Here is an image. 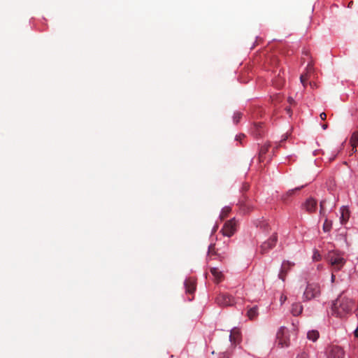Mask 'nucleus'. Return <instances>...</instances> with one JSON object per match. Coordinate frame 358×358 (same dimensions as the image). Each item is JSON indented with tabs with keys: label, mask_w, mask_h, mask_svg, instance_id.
<instances>
[{
	"label": "nucleus",
	"mask_w": 358,
	"mask_h": 358,
	"mask_svg": "<svg viewBox=\"0 0 358 358\" xmlns=\"http://www.w3.org/2000/svg\"><path fill=\"white\" fill-rule=\"evenodd\" d=\"M353 306L354 301L352 299L340 296L332 304V315L338 317H343L351 313Z\"/></svg>",
	"instance_id": "1"
},
{
	"label": "nucleus",
	"mask_w": 358,
	"mask_h": 358,
	"mask_svg": "<svg viewBox=\"0 0 358 358\" xmlns=\"http://www.w3.org/2000/svg\"><path fill=\"white\" fill-rule=\"evenodd\" d=\"M303 310V306L300 303H295L292 304L291 312L293 315H299Z\"/></svg>",
	"instance_id": "16"
},
{
	"label": "nucleus",
	"mask_w": 358,
	"mask_h": 358,
	"mask_svg": "<svg viewBox=\"0 0 358 358\" xmlns=\"http://www.w3.org/2000/svg\"><path fill=\"white\" fill-rule=\"evenodd\" d=\"M317 257H320V255H316V254H315L313 258L316 260H318Z\"/></svg>",
	"instance_id": "36"
},
{
	"label": "nucleus",
	"mask_w": 358,
	"mask_h": 358,
	"mask_svg": "<svg viewBox=\"0 0 358 358\" xmlns=\"http://www.w3.org/2000/svg\"><path fill=\"white\" fill-rule=\"evenodd\" d=\"M259 227H260L261 228H264V229H266V230H267V229H268V224H267L266 222H261V224H260V226H259Z\"/></svg>",
	"instance_id": "31"
},
{
	"label": "nucleus",
	"mask_w": 358,
	"mask_h": 358,
	"mask_svg": "<svg viewBox=\"0 0 358 358\" xmlns=\"http://www.w3.org/2000/svg\"><path fill=\"white\" fill-rule=\"evenodd\" d=\"M294 266V263L289 261H284L282 263L281 268L278 274V277L282 281H285L287 273Z\"/></svg>",
	"instance_id": "9"
},
{
	"label": "nucleus",
	"mask_w": 358,
	"mask_h": 358,
	"mask_svg": "<svg viewBox=\"0 0 358 358\" xmlns=\"http://www.w3.org/2000/svg\"><path fill=\"white\" fill-rule=\"evenodd\" d=\"M335 279V275L334 274L331 275V281L334 282Z\"/></svg>",
	"instance_id": "38"
},
{
	"label": "nucleus",
	"mask_w": 358,
	"mask_h": 358,
	"mask_svg": "<svg viewBox=\"0 0 358 358\" xmlns=\"http://www.w3.org/2000/svg\"><path fill=\"white\" fill-rule=\"evenodd\" d=\"M185 291L188 294H193L196 289V282L194 279L188 278L185 281Z\"/></svg>",
	"instance_id": "10"
},
{
	"label": "nucleus",
	"mask_w": 358,
	"mask_h": 358,
	"mask_svg": "<svg viewBox=\"0 0 358 358\" xmlns=\"http://www.w3.org/2000/svg\"><path fill=\"white\" fill-rule=\"evenodd\" d=\"M247 316L250 320H255L258 316L257 306L249 308L247 311Z\"/></svg>",
	"instance_id": "18"
},
{
	"label": "nucleus",
	"mask_w": 358,
	"mask_h": 358,
	"mask_svg": "<svg viewBox=\"0 0 358 358\" xmlns=\"http://www.w3.org/2000/svg\"><path fill=\"white\" fill-rule=\"evenodd\" d=\"M302 187H303V185H302V186H301V187H296V188H295V189H293L289 190V191L287 192V196L292 195V194L294 193V192H295V191H296V190H299V189H301Z\"/></svg>",
	"instance_id": "29"
},
{
	"label": "nucleus",
	"mask_w": 358,
	"mask_h": 358,
	"mask_svg": "<svg viewBox=\"0 0 358 358\" xmlns=\"http://www.w3.org/2000/svg\"><path fill=\"white\" fill-rule=\"evenodd\" d=\"M320 117L322 120H324L327 118V114L323 112L320 114Z\"/></svg>",
	"instance_id": "33"
},
{
	"label": "nucleus",
	"mask_w": 358,
	"mask_h": 358,
	"mask_svg": "<svg viewBox=\"0 0 358 358\" xmlns=\"http://www.w3.org/2000/svg\"><path fill=\"white\" fill-rule=\"evenodd\" d=\"M278 241L277 234H273L266 241L264 242L260 246V252L262 254L266 253L269 250L274 248Z\"/></svg>",
	"instance_id": "6"
},
{
	"label": "nucleus",
	"mask_w": 358,
	"mask_h": 358,
	"mask_svg": "<svg viewBox=\"0 0 358 358\" xmlns=\"http://www.w3.org/2000/svg\"><path fill=\"white\" fill-rule=\"evenodd\" d=\"M263 123L259 122L254 124L253 128H252V133L253 134L258 137L261 136L264 132L263 131Z\"/></svg>",
	"instance_id": "14"
},
{
	"label": "nucleus",
	"mask_w": 358,
	"mask_h": 358,
	"mask_svg": "<svg viewBox=\"0 0 358 358\" xmlns=\"http://www.w3.org/2000/svg\"><path fill=\"white\" fill-rule=\"evenodd\" d=\"M217 228V226H215L214 231H215Z\"/></svg>",
	"instance_id": "41"
},
{
	"label": "nucleus",
	"mask_w": 358,
	"mask_h": 358,
	"mask_svg": "<svg viewBox=\"0 0 358 358\" xmlns=\"http://www.w3.org/2000/svg\"><path fill=\"white\" fill-rule=\"evenodd\" d=\"M312 70V66L308 64L307 67V72L305 73H303L300 76V80L302 85L305 87L306 85L307 80L310 78V72Z\"/></svg>",
	"instance_id": "17"
},
{
	"label": "nucleus",
	"mask_w": 358,
	"mask_h": 358,
	"mask_svg": "<svg viewBox=\"0 0 358 358\" xmlns=\"http://www.w3.org/2000/svg\"><path fill=\"white\" fill-rule=\"evenodd\" d=\"M351 145L352 147V153L351 154L355 153L357 152V148H357V145H352V144H351Z\"/></svg>",
	"instance_id": "34"
},
{
	"label": "nucleus",
	"mask_w": 358,
	"mask_h": 358,
	"mask_svg": "<svg viewBox=\"0 0 358 358\" xmlns=\"http://www.w3.org/2000/svg\"><path fill=\"white\" fill-rule=\"evenodd\" d=\"M231 210V209L229 206H225L224 208H223L220 213V219L221 220L225 219L228 216V215L229 214Z\"/></svg>",
	"instance_id": "21"
},
{
	"label": "nucleus",
	"mask_w": 358,
	"mask_h": 358,
	"mask_svg": "<svg viewBox=\"0 0 358 358\" xmlns=\"http://www.w3.org/2000/svg\"><path fill=\"white\" fill-rule=\"evenodd\" d=\"M296 358H308V355L305 352H302L297 355Z\"/></svg>",
	"instance_id": "32"
},
{
	"label": "nucleus",
	"mask_w": 358,
	"mask_h": 358,
	"mask_svg": "<svg viewBox=\"0 0 358 358\" xmlns=\"http://www.w3.org/2000/svg\"><path fill=\"white\" fill-rule=\"evenodd\" d=\"M269 146V144H265L264 145L261 147L259 152V160L260 162L264 161L263 157L268 152Z\"/></svg>",
	"instance_id": "19"
},
{
	"label": "nucleus",
	"mask_w": 358,
	"mask_h": 358,
	"mask_svg": "<svg viewBox=\"0 0 358 358\" xmlns=\"http://www.w3.org/2000/svg\"><path fill=\"white\" fill-rule=\"evenodd\" d=\"M316 207L317 201L312 198L307 199V201L305 203V208L306 210L308 211L309 213L314 212L316 209Z\"/></svg>",
	"instance_id": "12"
},
{
	"label": "nucleus",
	"mask_w": 358,
	"mask_h": 358,
	"mask_svg": "<svg viewBox=\"0 0 358 358\" xmlns=\"http://www.w3.org/2000/svg\"><path fill=\"white\" fill-rule=\"evenodd\" d=\"M332 227V222L331 221L329 220L327 218H325L324 222L323 224V231L324 232H329L331 231Z\"/></svg>",
	"instance_id": "22"
},
{
	"label": "nucleus",
	"mask_w": 358,
	"mask_h": 358,
	"mask_svg": "<svg viewBox=\"0 0 358 358\" xmlns=\"http://www.w3.org/2000/svg\"><path fill=\"white\" fill-rule=\"evenodd\" d=\"M222 358H229L231 357V353L228 351L224 352L221 354Z\"/></svg>",
	"instance_id": "30"
},
{
	"label": "nucleus",
	"mask_w": 358,
	"mask_h": 358,
	"mask_svg": "<svg viewBox=\"0 0 358 358\" xmlns=\"http://www.w3.org/2000/svg\"><path fill=\"white\" fill-rule=\"evenodd\" d=\"M283 84H284V80L281 78H279L276 80L274 81V85L278 88L282 87Z\"/></svg>",
	"instance_id": "28"
},
{
	"label": "nucleus",
	"mask_w": 358,
	"mask_h": 358,
	"mask_svg": "<svg viewBox=\"0 0 358 358\" xmlns=\"http://www.w3.org/2000/svg\"><path fill=\"white\" fill-rule=\"evenodd\" d=\"M350 143L358 146V131H355L352 134L350 138Z\"/></svg>",
	"instance_id": "25"
},
{
	"label": "nucleus",
	"mask_w": 358,
	"mask_h": 358,
	"mask_svg": "<svg viewBox=\"0 0 358 358\" xmlns=\"http://www.w3.org/2000/svg\"><path fill=\"white\" fill-rule=\"evenodd\" d=\"M326 203H327V200L324 199L322 200L321 202H320V215H322V216L324 215V213L326 211Z\"/></svg>",
	"instance_id": "26"
},
{
	"label": "nucleus",
	"mask_w": 358,
	"mask_h": 358,
	"mask_svg": "<svg viewBox=\"0 0 358 358\" xmlns=\"http://www.w3.org/2000/svg\"><path fill=\"white\" fill-rule=\"evenodd\" d=\"M230 341L234 344L238 343L241 340V333L238 329H234L229 336Z\"/></svg>",
	"instance_id": "11"
},
{
	"label": "nucleus",
	"mask_w": 358,
	"mask_h": 358,
	"mask_svg": "<svg viewBox=\"0 0 358 358\" xmlns=\"http://www.w3.org/2000/svg\"><path fill=\"white\" fill-rule=\"evenodd\" d=\"M217 251H216V249H215V244H210L208 247V255L209 257H212L213 255H217Z\"/></svg>",
	"instance_id": "23"
},
{
	"label": "nucleus",
	"mask_w": 358,
	"mask_h": 358,
	"mask_svg": "<svg viewBox=\"0 0 358 358\" xmlns=\"http://www.w3.org/2000/svg\"><path fill=\"white\" fill-rule=\"evenodd\" d=\"M276 341L278 345L281 348L288 347L289 345V338L288 330L285 327H281L277 332Z\"/></svg>",
	"instance_id": "4"
},
{
	"label": "nucleus",
	"mask_w": 358,
	"mask_h": 358,
	"mask_svg": "<svg viewBox=\"0 0 358 358\" xmlns=\"http://www.w3.org/2000/svg\"><path fill=\"white\" fill-rule=\"evenodd\" d=\"M327 127H328L327 124H324L322 125V127L323 129H326L327 128Z\"/></svg>",
	"instance_id": "35"
},
{
	"label": "nucleus",
	"mask_w": 358,
	"mask_h": 358,
	"mask_svg": "<svg viewBox=\"0 0 358 358\" xmlns=\"http://www.w3.org/2000/svg\"><path fill=\"white\" fill-rule=\"evenodd\" d=\"M317 257H320V255H316V254H315L313 258L316 260H318Z\"/></svg>",
	"instance_id": "37"
},
{
	"label": "nucleus",
	"mask_w": 358,
	"mask_h": 358,
	"mask_svg": "<svg viewBox=\"0 0 358 358\" xmlns=\"http://www.w3.org/2000/svg\"><path fill=\"white\" fill-rule=\"evenodd\" d=\"M216 302L221 306H231L236 303L234 296L229 294H220L216 298Z\"/></svg>",
	"instance_id": "5"
},
{
	"label": "nucleus",
	"mask_w": 358,
	"mask_h": 358,
	"mask_svg": "<svg viewBox=\"0 0 358 358\" xmlns=\"http://www.w3.org/2000/svg\"><path fill=\"white\" fill-rule=\"evenodd\" d=\"M349 217H350L349 210L346 207L343 206L341 208V217H340L341 222L342 224L345 223L348 220Z\"/></svg>",
	"instance_id": "15"
},
{
	"label": "nucleus",
	"mask_w": 358,
	"mask_h": 358,
	"mask_svg": "<svg viewBox=\"0 0 358 358\" xmlns=\"http://www.w3.org/2000/svg\"><path fill=\"white\" fill-rule=\"evenodd\" d=\"M210 273L214 277V280L217 283L221 282L223 279V274L217 268L213 267L210 269Z\"/></svg>",
	"instance_id": "13"
},
{
	"label": "nucleus",
	"mask_w": 358,
	"mask_h": 358,
	"mask_svg": "<svg viewBox=\"0 0 358 358\" xmlns=\"http://www.w3.org/2000/svg\"><path fill=\"white\" fill-rule=\"evenodd\" d=\"M327 258L332 269L336 271L341 270L345 264V259L343 255L335 251H330Z\"/></svg>",
	"instance_id": "3"
},
{
	"label": "nucleus",
	"mask_w": 358,
	"mask_h": 358,
	"mask_svg": "<svg viewBox=\"0 0 358 358\" xmlns=\"http://www.w3.org/2000/svg\"><path fill=\"white\" fill-rule=\"evenodd\" d=\"M308 339L315 342L319 338V332L316 330L309 331L307 334Z\"/></svg>",
	"instance_id": "20"
},
{
	"label": "nucleus",
	"mask_w": 358,
	"mask_h": 358,
	"mask_svg": "<svg viewBox=\"0 0 358 358\" xmlns=\"http://www.w3.org/2000/svg\"><path fill=\"white\" fill-rule=\"evenodd\" d=\"M242 137H244V135H242ZM236 139H237V140H239V139L241 140V136H237V138H236Z\"/></svg>",
	"instance_id": "40"
},
{
	"label": "nucleus",
	"mask_w": 358,
	"mask_h": 358,
	"mask_svg": "<svg viewBox=\"0 0 358 358\" xmlns=\"http://www.w3.org/2000/svg\"><path fill=\"white\" fill-rule=\"evenodd\" d=\"M241 117H242L241 113H240V112L234 113V116H233L234 122L236 124L238 123L240 120L241 119Z\"/></svg>",
	"instance_id": "27"
},
{
	"label": "nucleus",
	"mask_w": 358,
	"mask_h": 358,
	"mask_svg": "<svg viewBox=\"0 0 358 358\" xmlns=\"http://www.w3.org/2000/svg\"><path fill=\"white\" fill-rule=\"evenodd\" d=\"M288 101H289V102L290 103H292V101H294L293 99H292V98H289Z\"/></svg>",
	"instance_id": "39"
},
{
	"label": "nucleus",
	"mask_w": 358,
	"mask_h": 358,
	"mask_svg": "<svg viewBox=\"0 0 358 358\" xmlns=\"http://www.w3.org/2000/svg\"><path fill=\"white\" fill-rule=\"evenodd\" d=\"M321 294V287L318 282H308L303 294V301H310L319 297Z\"/></svg>",
	"instance_id": "2"
},
{
	"label": "nucleus",
	"mask_w": 358,
	"mask_h": 358,
	"mask_svg": "<svg viewBox=\"0 0 358 358\" xmlns=\"http://www.w3.org/2000/svg\"><path fill=\"white\" fill-rule=\"evenodd\" d=\"M241 210L243 211V213H248L249 212L252 208V206L250 205L249 202H244L241 204Z\"/></svg>",
	"instance_id": "24"
},
{
	"label": "nucleus",
	"mask_w": 358,
	"mask_h": 358,
	"mask_svg": "<svg viewBox=\"0 0 358 358\" xmlns=\"http://www.w3.org/2000/svg\"><path fill=\"white\" fill-rule=\"evenodd\" d=\"M328 358H343L344 351L338 345H331L328 348Z\"/></svg>",
	"instance_id": "8"
},
{
	"label": "nucleus",
	"mask_w": 358,
	"mask_h": 358,
	"mask_svg": "<svg viewBox=\"0 0 358 358\" xmlns=\"http://www.w3.org/2000/svg\"><path fill=\"white\" fill-rule=\"evenodd\" d=\"M236 221L234 219H231L225 222L221 231L224 236L231 237L236 232Z\"/></svg>",
	"instance_id": "7"
}]
</instances>
